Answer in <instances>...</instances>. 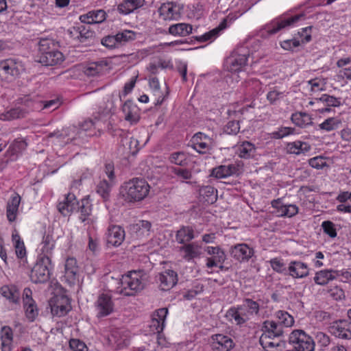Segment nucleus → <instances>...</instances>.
<instances>
[{
    "instance_id": "nucleus-32",
    "label": "nucleus",
    "mask_w": 351,
    "mask_h": 351,
    "mask_svg": "<svg viewBox=\"0 0 351 351\" xmlns=\"http://www.w3.org/2000/svg\"><path fill=\"white\" fill-rule=\"evenodd\" d=\"M237 152L241 158H253L256 154V147L252 143L244 141L237 145Z\"/></svg>"
},
{
    "instance_id": "nucleus-27",
    "label": "nucleus",
    "mask_w": 351,
    "mask_h": 351,
    "mask_svg": "<svg viewBox=\"0 0 351 351\" xmlns=\"http://www.w3.org/2000/svg\"><path fill=\"white\" fill-rule=\"evenodd\" d=\"M275 338L262 335L260 337L259 343L266 351H282L285 348V341Z\"/></svg>"
},
{
    "instance_id": "nucleus-25",
    "label": "nucleus",
    "mask_w": 351,
    "mask_h": 351,
    "mask_svg": "<svg viewBox=\"0 0 351 351\" xmlns=\"http://www.w3.org/2000/svg\"><path fill=\"white\" fill-rule=\"evenodd\" d=\"M64 60L63 53L59 50L48 52L45 55H37V62L45 66H54L62 63Z\"/></svg>"
},
{
    "instance_id": "nucleus-17",
    "label": "nucleus",
    "mask_w": 351,
    "mask_h": 351,
    "mask_svg": "<svg viewBox=\"0 0 351 351\" xmlns=\"http://www.w3.org/2000/svg\"><path fill=\"white\" fill-rule=\"evenodd\" d=\"M76 213H79L78 218L84 224H90L92 219V204L88 198H83L78 202Z\"/></svg>"
},
{
    "instance_id": "nucleus-43",
    "label": "nucleus",
    "mask_w": 351,
    "mask_h": 351,
    "mask_svg": "<svg viewBox=\"0 0 351 351\" xmlns=\"http://www.w3.org/2000/svg\"><path fill=\"white\" fill-rule=\"evenodd\" d=\"M152 223L146 220H141L132 226V230L136 233V237L142 239L149 235Z\"/></svg>"
},
{
    "instance_id": "nucleus-8",
    "label": "nucleus",
    "mask_w": 351,
    "mask_h": 351,
    "mask_svg": "<svg viewBox=\"0 0 351 351\" xmlns=\"http://www.w3.org/2000/svg\"><path fill=\"white\" fill-rule=\"evenodd\" d=\"M191 147L200 154H211L213 150V139L202 132L195 133L190 141Z\"/></svg>"
},
{
    "instance_id": "nucleus-48",
    "label": "nucleus",
    "mask_w": 351,
    "mask_h": 351,
    "mask_svg": "<svg viewBox=\"0 0 351 351\" xmlns=\"http://www.w3.org/2000/svg\"><path fill=\"white\" fill-rule=\"evenodd\" d=\"M199 194L204 202L208 204H213L217 199V191L210 185L202 187L199 190Z\"/></svg>"
},
{
    "instance_id": "nucleus-60",
    "label": "nucleus",
    "mask_w": 351,
    "mask_h": 351,
    "mask_svg": "<svg viewBox=\"0 0 351 351\" xmlns=\"http://www.w3.org/2000/svg\"><path fill=\"white\" fill-rule=\"evenodd\" d=\"M315 341H317L318 346L322 349L327 347L330 343V337L322 331L313 332Z\"/></svg>"
},
{
    "instance_id": "nucleus-26",
    "label": "nucleus",
    "mask_w": 351,
    "mask_h": 351,
    "mask_svg": "<svg viewBox=\"0 0 351 351\" xmlns=\"http://www.w3.org/2000/svg\"><path fill=\"white\" fill-rule=\"evenodd\" d=\"M158 281L159 282V287L161 290H169L178 282L177 274L173 270H167L159 274Z\"/></svg>"
},
{
    "instance_id": "nucleus-4",
    "label": "nucleus",
    "mask_w": 351,
    "mask_h": 351,
    "mask_svg": "<svg viewBox=\"0 0 351 351\" xmlns=\"http://www.w3.org/2000/svg\"><path fill=\"white\" fill-rule=\"evenodd\" d=\"M25 69L24 63L19 58H8L0 62V77L9 82L19 77Z\"/></svg>"
},
{
    "instance_id": "nucleus-20",
    "label": "nucleus",
    "mask_w": 351,
    "mask_h": 351,
    "mask_svg": "<svg viewBox=\"0 0 351 351\" xmlns=\"http://www.w3.org/2000/svg\"><path fill=\"white\" fill-rule=\"evenodd\" d=\"M78 202L73 193H69L58 204L57 208L63 216H69L75 211Z\"/></svg>"
},
{
    "instance_id": "nucleus-37",
    "label": "nucleus",
    "mask_w": 351,
    "mask_h": 351,
    "mask_svg": "<svg viewBox=\"0 0 351 351\" xmlns=\"http://www.w3.org/2000/svg\"><path fill=\"white\" fill-rule=\"evenodd\" d=\"M108 65V64L106 60L93 62L87 65L84 73L88 76L99 75L106 72Z\"/></svg>"
},
{
    "instance_id": "nucleus-18",
    "label": "nucleus",
    "mask_w": 351,
    "mask_h": 351,
    "mask_svg": "<svg viewBox=\"0 0 351 351\" xmlns=\"http://www.w3.org/2000/svg\"><path fill=\"white\" fill-rule=\"evenodd\" d=\"M79 276L77 260L73 257L66 258L64 264V278L69 285H75Z\"/></svg>"
},
{
    "instance_id": "nucleus-31",
    "label": "nucleus",
    "mask_w": 351,
    "mask_h": 351,
    "mask_svg": "<svg viewBox=\"0 0 351 351\" xmlns=\"http://www.w3.org/2000/svg\"><path fill=\"white\" fill-rule=\"evenodd\" d=\"M1 295L9 302L19 305L20 304L21 293L15 285H3L0 289Z\"/></svg>"
},
{
    "instance_id": "nucleus-44",
    "label": "nucleus",
    "mask_w": 351,
    "mask_h": 351,
    "mask_svg": "<svg viewBox=\"0 0 351 351\" xmlns=\"http://www.w3.org/2000/svg\"><path fill=\"white\" fill-rule=\"evenodd\" d=\"M291 120L296 126L300 128H305L313 124L311 115L306 112H296L293 113Z\"/></svg>"
},
{
    "instance_id": "nucleus-5",
    "label": "nucleus",
    "mask_w": 351,
    "mask_h": 351,
    "mask_svg": "<svg viewBox=\"0 0 351 351\" xmlns=\"http://www.w3.org/2000/svg\"><path fill=\"white\" fill-rule=\"evenodd\" d=\"M289 343L295 351H314V339L302 329H295L289 335Z\"/></svg>"
},
{
    "instance_id": "nucleus-29",
    "label": "nucleus",
    "mask_w": 351,
    "mask_h": 351,
    "mask_svg": "<svg viewBox=\"0 0 351 351\" xmlns=\"http://www.w3.org/2000/svg\"><path fill=\"white\" fill-rule=\"evenodd\" d=\"M106 19V13L102 10H94L80 16V20L82 23L96 24L101 23Z\"/></svg>"
},
{
    "instance_id": "nucleus-12",
    "label": "nucleus",
    "mask_w": 351,
    "mask_h": 351,
    "mask_svg": "<svg viewBox=\"0 0 351 351\" xmlns=\"http://www.w3.org/2000/svg\"><path fill=\"white\" fill-rule=\"evenodd\" d=\"M95 307L98 317H106L111 314L114 310V303L111 295L104 293L99 294L95 303Z\"/></svg>"
},
{
    "instance_id": "nucleus-52",
    "label": "nucleus",
    "mask_w": 351,
    "mask_h": 351,
    "mask_svg": "<svg viewBox=\"0 0 351 351\" xmlns=\"http://www.w3.org/2000/svg\"><path fill=\"white\" fill-rule=\"evenodd\" d=\"M27 106L32 110H38L39 108H41L42 110H53L58 108V102L54 99L39 102L29 101Z\"/></svg>"
},
{
    "instance_id": "nucleus-16",
    "label": "nucleus",
    "mask_w": 351,
    "mask_h": 351,
    "mask_svg": "<svg viewBox=\"0 0 351 351\" xmlns=\"http://www.w3.org/2000/svg\"><path fill=\"white\" fill-rule=\"evenodd\" d=\"M158 12L165 21L178 20L180 17V8L174 2L163 3L159 8Z\"/></svg>"
},
{
    "instance_id": "nucleus-24",
    "label": "nucleus",
    "mask_w": 351,
    "mask_h": 351,
    "mask_svg": "<svg viewBox=\"0 0 351 351\" xmlns=\"http://www.w3.org/2000/svg\"><path fill=\"white\" fill-rule=\"evenodd\" d=\"M168 314L167 308H161L155 311L150 325L151 330L154 333H160L165 326V319Z\"/></svg>"
},
{
    "instance_id": "nucleus-23",
    "label": "nucleus",
    "mask_w": 351,
    "mask_h": 351,
    "mask_svg": "<svg viewBox=\"0 0 351 351\" xmlns=\"http://www.w3.org/2000/svg\"><path fill=\"white\" fill-rule=\"evenodd\" d=\"M108 344L116 350L121 349L128 344V339L124 331L120 329H113L107 337Z\"/></svg>"
},
{
    "instance_id": "nucleus-50",
    "label": "nucleus",
    "mask_w": 351,
    "mask_h": 351,
    "mask_svg": "<svg viewBox=\"0 0 351 351\" xmlns=\"http://www.w3.org/2000/svg\"><path fill=\"white\" fill-rule=\"evenodd\" d=\"M27 112V109L17 107L10 109L5 113L1 114L0 115V119L3 121H10L12 119H19L24 117Z\"/></svg>"
},
{
    "instance_id": "nucleus-49",
    "label": "nucleus",
    "mask_w": 351,
    "mask_h": 351,
    "mask_svg": "<svg viewBox=\"0 0 351 351\" xmlns=\"http://www.w3.org/2000/svg\"><path fill=\"white\" fill-rule=\"evenodd\" d=\"M116 40H117L118 47L133 41L136 38V33L132 30L125 29L115 34Z\"/></svg>"
},
{
    "instance_id": "nucleus-41",
    "label": "nucleus",
    "mask_w": 351,
    "mask_h": 351,
    "mask_svg": "<svg viewBox=\"0 0 351 351\" xmlns=\"http://www.w3.org/2000/svg\"><path fill=\"white\" fill-rule=\"evenodd\" d=\"M275 320L283 329L293 326L295 320L293 317L285 311L279 310L274 313Z\"/></svg>"
},
{
    "instance_id": "nucleus-53",
    "label": "nucleus",
    "mask_w": 351,
    "mask_h": 351,
    "mask_svg": "<svg viewBox=\"0 0 351 351\" xmlns=\"http://www.w3.org/2000/svg\"><path fill=\"white\" fill-rule=\"evenodd\" d=\"M111 189L112 184L104 180L97 184L96 191L106 202L110 199Z\"/></svg>"
},
{
    "instance_id": "nucleus-54",
    "label": "nucleus",
    "mask_w": 351,
    "mask_h": 351,
    "mask_svg": "<svg viewBox=\"0 0 351 351\" xmlns=\"http://www.w3.org/2000/svg\"><path fill=\"white\" fill-rule=\"evenodd\" d=\"M271 267L276 273L287 276V267L283 259L280 258H274L269 261Z\"/></svg>"
},
{
    "instance_id": "nucleus-35",
    "label": "nucleus",
    "mask_w": 351,
    "mask_h": 351,
    "mask_svg": "<svg viewBox=\"0 0 351 351\" xmlns=\"http://www.w3.org/2000/svg\"><path fill=\"white\" fill-rule=\"evenodd\" d=\"M285 149L287 154L300 155L308 152L311 147L307 142L295 141L287 143Z\"/></svg>"
},
{
    "instance_id": "nucleus-2",
    "label": "nucleus",
    "mask_w": 351,
    "mask_h": 351,
    "mask_svg": "<svg viewBox=\"0 0 351 351\" xmlns=\"http://www.w3.org/2000/svg\"><path fill=\"white\" fill-rule=\"evenodd\" d=\"M150 186L143 179L135 178L123 183L120 187V195L128 202H140L149 194Z\"/></svg>"
},
{
    "instance_id": "nucleus-56",
    "label": "nucleus",
    "mask_w": 351,
    "mask_h": 351,
    "mask_svg": "<svg viewBox=\"0 0 351 351\" xmlns=\"http://www.w3.org/2000/svg\"><path fill=\"white\" fill-rule=\"evenodd\" d=\"M341 121L335 117H330L326 119L324 122L319 125V128L326 132H331L337 130Z\"/></svg>"
},
{
    "instance_id": "nucleus-19",
    "label": "nucleus",
    "mask_w": 351,
    "mask_h": 351,
    "mask_svg": "<svg viewBox=\"0 0 351 351\" xmlns=\"http://www.w3.org/2000/svg\"><path fill=\"white\" fill-rule=\"evenodd\" d=\"M179 252L182 257L187 262H190L195 258H199L202 254V246L196 242H190L183 244L179 247Z\"/></svg>"
},
{
    "instance_id": "nucleus-13",
    "label": "nucleus",
    "mask_w": 351,
    "mask_h": 351,
    "mask_svg": "<svg viewBox=\"0 0 351 351\" xmlns=\"http://www.w3.org/2000/svg\"><path fill=\"white\" fill-rule=\"evenodd\" d=\"M230 253L237 261L245 263L248 262L254 256V250L246 243H238L230 247Z\"/></svg>"
},
{
    "instance_id": "nucleus-1",
    "label": "nucleus",
    "mask_w": 351,
    "mask_h": 351,
    "mask_svg": "<svg viewBox=\"0 0 351 351\" xmlns=\"http://www.w3.org/2000/svg\"><path fill=\"white\" fill-rule=\"evenodd\" d=\"M261 304L258 301L252 298H244L240 305L230 308L226 317L235 324L242 326L250 320L251 317L258 316L260 313Z\"/></svg>"
},
{
    "instance_id": "nucleus-46",
    "label": "nucleus",
    "mask_w": 351,
    "mask_h": 351,
    "mask_svg": "<svg viewBox=\"0 0 351 351\" xmlns=\"http://www.w3.org/2000/svg\"><path fill=\"white\" fill-rule=\"evenodd\" d=\"M58 47L56 42L51 38H40L38 42V55L47 54L48 52L57 51Z\"/></svg>"
},
{
    "instance_id": "nucleus-3",
    "label": "nucleus",
    "mask_w": 351,
    "mask_h": 351,
    "mask_svg": "<svg viewBox=\"0 0 351 351\" xmlns=\"http://www.w3.org/2000/svg\"><path fill=\"white\" fill-rule=\"evenodd\" d=\"M120 284V293L125 296L136 295L144 289L145 285L143 275L140 271H132L122 276Z\"/></svg>"
},
{
    "instance_id": "nucleus-58",
    "label": "nucleus",
    "mask_w": 351,
    "mask_h": 351,
    "mask_svg": "<svg viewBox=\"0 0 351 351\" xmlns=\"http://www.w3.org/2000/svg\"><path fill=\"white\" fill-rule=\"evenodd\" d=\"M205 251L208 254L213 256L212 258H215V261H217L218 262H224L226 259V255L225 252L219 246H208L205 249Z\"/></svg>"
},
{
    "instance_id": "nucleus-38",
    "label": "nucleus",
    "mask_w": 351,
    "mask_h": 351,
    "mask_svg": "<svg viewBox=\"0 0 351 351\" xmlns=\"http://www.w3.org/2000/svg\"><path fill=\"white\" fill-rule=\"evenodd\" d=\"M195 238L194 230L191 226H182L176 234V239L178 243L185 244L190 243Z\"/></svg>"
},
{
    "instance_id": "nucleus-21",
    "label": "nucleus",
    "mask_w": 351,
    "mask_h": 351,
    "mask_svg": "<svg viewBox=\"0 0 351 351\" xmlns=\"http://www.w3.org/2000/svg\"><path fill=\"white\" fill-rule=\"evenodd\" d=\"M309 274V269L304 262L300 261H292L287 267V276L293 278H304Z\"/></svg>"
},
{
    "instance_id": "nucleus-63",
    "label": "nucleus",
    "mask_w": 351,
    "mask_h": 351,
    "mask_svg": "<svg viewBox=\"0 0 351 351\" xmlns=\"http://www.w3.org/2000/svg\"><path fill=\"white\" fill-rule=\"evenodd\" d=\"M322 228L323 232L328 235L330 238H335L337 235L336 225L331 221H324L322 223Z\"/></svg>"
},
{
    "instance_id": "nucleus-11",
    "label": "nucleus",
    "mask_w": 351,
    "mask_h": 351,
    "mask_svg": "<svg viewBox=\"0 0 351 351\" xmlns=\"http://www.w3.org/2000/svg\"><path fill=\"white\" fill-rule=\"evenodd\" d=\"M51 312L53 316H65L71 309L69 299L67 296L60 295L53 297L49 303Z\"/></svg>"
},
{
    "instance_id": "nucleus-39",
    "label": "nucleus",
    "mask_w": 351,
    "mask_h": 351,
    "mask_svg": "<svg viewBox=\"0 0 351 351\" xmlns=\"http://www.w3.org/2000/svg\"><path fill=\"white\" fill-rule=\"evenodd\" d=\"M55 243L56 241L54 240L53 235L49 232H45L40 243L42 254L39 256H47L51 258L53 250L55 247Z\"/></svg>"
},
{
    "instance_id": "nucleus-42",
    "label": "nucleus",
    "mask_w": 351,
    "mask_h": 351,
    "mask_svg": "<svg viewBox=\"0 0 351 351\" xmlns=\"http://www.w3.org/2000/svg\"><path fill=\"white\" fill-rule=\"evenodd\" d=\"M191 25L184 23L171 25L169 27V33L173 36H186L192 33Z\"/></svg>"
},
{
    "instance_id": "nucleus-7",
    "label": "nucleus",
    "mask_w": 351,
    "mask_h": 351,
    "mask_svg": "<svg viewBox=\"0 0 351 351\" xmlns=\"http://www.w3.org/2000/svg\"><path fill=\"white\" fill-rule=\"evenodd\" d=\"M250 55L249 49L245 46H239L236 48L227 58L226 64L230 72H239L247 65Z\"/></svg>"
},
{
    "instance_id": "nucleus-57",
    "label": "nucleus",
    "mask_w": 351,
    "mask_h": 351,
    "mask_svg": "<svg viewBox=\"0 0 351 351\" xmlns=\"http://www.w3.org/2000/svg\"><path fill=\"white\" fill-rule=\"evenodd\" d=\"M169 161L176 165L185 166L187 165V155L184 152H176L170 154Z\"/></svg>"
},
{
    "instance_id": "nucleus-51",
    "label": "nucleus",
    "mask_w": 351,
    "mask_h": 351,
    "mask_svg": "<svg viewBox=\"0 0 351 351\" xmlns=\"http://www.w3.org/2000/svg\"><path fill=\"white\" fill-rule=\"evenodd\" d=\"M95 38V32L90 29L88 27L84 25H79L78 40L80 43H87L91 42Z\"/></svg>"
},
{
    "instance_id": "nucleus-15",
    "label": "nucleus",
    "mask_w": 351,
    "mask_h": 351,
    "mask_svg": "<svg viewBox=\"0 0 351 351\" xmlns=\"http://www.w3.org/2000/svg\"><path fill=\"white\" fill-rule=\"evenodd\" d=\"M210 346L213 351H229L234 346L233 340L223 334L213 335L210 337Z\"/></svg>"
},
{
    "instance_id": "nucleus-45",
    "label": "nucleus",
    "mask_w": 351,
    "mask_h": 351,
    "mask_svg": "<svg viewBox=\"0 0 351 351\" xmlns=\"http://www.w3.org/2000/svg\"><path fill=\"white\" fill-rule=\"evenodd\" d=\"M23 306L27 319L29 322H34L38 315V308L36 301L32 299L23 302Z\"/></svg>"
},
{
    "instance_id": "nucleus-55",
    "label": "nucleus",
    "mask_w": 351,
    "mask_h": 351,
    "mask_svg": "<svg viewBox=\"0 0 351 351\" xmlns=\"http://www.w3.org/2000/svg\"><path fill=\"white\" fill-rule=\"evenodd\" d=\"M12 240L14 242L16 256L19 258L23 259L26 256V250L23 241L18 233L12 234Z\"/></svg>"
},
{
    "instance_id": "nucleus-47",
    "label": "nucleus",
    "mask_w": 351,
    "mask_h": 351,
    "mask_svg": "<svg viewBox=\"0 0 351 351\" xmlns=\"http://www.w3.org/2000/svg\"><path fill=\"white\" fill-rule=\"evenodd\" d=\"M226 19H224L217 27L214 28L213 29L208 32H206L202 36H196V40H198L199 43H203L208 40H213L218 36L219 32L226 28Z\"/></svg>"
},
{
    "instance_id": "nucleus-22",
    "label": "nucleus",
    "mask_w": 351,
    "mask_h": 351,
    "mask_svg": "<svg viewBox=\"0 0 351 351\" xmlns=\"http://www.w3.org/2000/svg\"><path fill=\"white\" fill-rule=\"evenodd\" d=\"M107 243L114 247H118L125 239V233L123 228L112 225L109 226L106 234Z\"/></svg>"
},
{
    "instance_id": "nucleus-28",
    "label": "nucleus",
    "mask_w": 351,
    "mask_h": 351,
    "mask_svg": "<svg viewBox=\"0 0 351 351\" xmlns=\"http://www.w3.org/2000/svg\"><path fill=\"white\" fill-rule=\"evenodd\" d=\"M125 119L131 124L136 123L140 119L139 108L131 100H127L122 107Z\"/></svg>"
},
{
    "instance_id": "nucleus-61",
    "label": "nucleus",
    "mask_w": 351,
    "mask_h": 351,
    "mask_svg": "<svg viewBox=\"0 0 351 351\" xmlns=\"http://www.w3.org/2000/svg\"><path fill=\"white\" fill-rule=\"evenodd\" d=\"M295 128L290 127H280L271 134V138L281 139L285 136L294 134Z\"/></svg>"
},
{
    "instance_id": "nucleus-62",
    "label": "nucleus",
    "mask_w": 351,
    "mask_h": 351,
    "mask_svg": "<svg viewBox=\"0 0 351 351\" xmlns=\"http://www.w3.org/2000/svg\"><path fill=\"white\" fill-rule=\"evenodd\" d=\"M285 97V93L276 88L270 90L267 94V99L270 104H276L278 101Z\"/></svg>"
},
{
    "instance_id": "nucleus-59",
    "label": "nucleus",
    "mask_w": 351,
    "mask_h": 351,
    "mask_svg": "<svg viewBox=\"0 0 351 351\" xmlns=\"http://www.w3.org/2000/svg\"><path fill=\"white\" fill-rule=\"evenodd\" d=\"M315 100L322 102L328 107H339L341 105V98H337L328 94H324L319 98H315Z\"/></svg>"
},
{
    "instance_id": "nucleus-36",
    "label": "nucleus",
    "mask_w": 351,
    "mask_h": 351,
    "mask_svg": "<svg viewBox=\"0 0 351 351\" xmlns=\"http://www.w3.org/2000/svg\"><path fill=\"white\" fill-rule=\"evenodd\" d=\"M145 0H123L118 5L117 10L123 14H129L144 5Z\"/></svg>"
},
{
    "instance_id": "nucleus-6",
    "label": "nucleus",
    "mask_w": 351,
    "mask_h": 351,
    "mask_svg": "<svg viewBox=\"0 0 351 351\" xmlns=\"http://www.w3.org/2000/svg\"><path fill=\"white\" fill-rule=\"evenodd\" d=\"M51 260L47 256H38L36 264L31 270L29 275L32 282L35 284L45 283L49 279L50 271L52 269Z\"/></svg>"
},
{
    "instance_id": "nucleus-14",
    "label": "nucleus",
    "mask_w": 351,
    "mask_h": 351,
    "mask_svg": "<svg viewBox=\"0 0 351 351\" xmlns=\"http://www.w3.org/2000/svg\"><path fill=\"white\" fill-rule=\"evenodd\" d=\"M108 130L110 134L113 136H119L120 138V143L128 150L129 152L132 154H135L137 149V145H138V141L137 139L134 138L133 137L129 136V134L127 132L121 130V129H115L113 130L112 127H108Z\"/></svg>"
},
{
    "instance_id": "nucleus-30",
    "label": "nucleus",
    "mask_w": 351,
    "mask_h": 351,
    "mask_svg": "<svg viewBox=\"0 0 351 351\" xmlns=\"http://www.w3.org/2000/svg\"><path fill=\"white\" fill-rule=\"evenodd\" d=\"M262 335L267 337H280L284 334V329L276 320H266L263 323Z\"/></svg>"
},
{
    "instance_id": "nucleus-34",
    "label": "nucleus",
    "mask_w": 351,
    "mask_h": 351,
    "mask_svg": "<svg viewBox=\"0 0 351 351\" xmlns=\"http://www.w3.org/2000/svg\"><path fill=\"white\" fill-rule=\"evenodd\" d=\"M238 171L237 166L233 164L219 165L212 169L210 175L218 179L226 178L236 174Z\"/></svg>"
},
{
    "instance_id": "nucleus-33",
    "label": "nucleus",
    "mask_w": 351,
    "mask_h": 351,
    "mask_svg": "<svg viewBox=\"0 0 351 351\" xmlns=\"http://www.w3.org/2000/svg\"><path fill=\"white\" fill-rule=\"evenodd\" d=\"M21 202V197L18 193L13 194L8 200L6 206V216L10 222L15 221Z\"/></svg>"
},
{
    "instance_id": "nucleus-40",
    "label": "nucleus",
    "mask_w": 351,
    "mask_h": 351,
    "mask_svg": "<svg viewBox=\"0 0 351 351\" xmlns=\"http://www.w3.org/2000/svg\"><path fill=\"white\" fill-rule=\"evenodd\" d=\"M337 270L324 269L316 272L314 277V282L319 285H326L330 281L336 278L335 271Z\"/></svg>"
},
{
    "instance_id": "nucleus-10",
    "label": "nucleus",
    "mask_w": 351,
    "mask_h": 351,
    "mask_svg": "<svg viewBox=\"0 0 351 351\" xmlns=\"http://www.w3.org/2000/svg\"><path fill=\"white\" fill-rule=\"evenodd\" d=\"M303 16V14H297L288 18L280 16L267 24L264 29L269 34H274L285 27L291 26Z\"/></svg>"
},
{
    "instance_id": "nucleus-64",
    "label": "nucleus",
    "mask_w": 351,
    "mask_h": 351,
    "mask_svg": "<svg viewBox=\"0 0 351 351\" xmlns=\"http://www.w3.org/2000/svg\"><path fill=\"white\" fill-rule=\"evenodd\" d=\"M298 213V207L295 204L283 205L280 207V216L292 217Z\"/></svg>"
},
{
    "instance_id": "nucleus-9",
    "label": "nucleus",
    "mask_w": 351,
    "mask_h": 351,
    "mask_svg": "<svg viewBox=\"0 0 351 351\" xmlns=\"http://www.w3.org/2000/svg\"><path fill=\"white\" fill-rule=\"evenodd\" d=\"M328 332L334 337L341 339H351V322L348 319H337L330 323Z\"/></svg>"
}]
</instances>
